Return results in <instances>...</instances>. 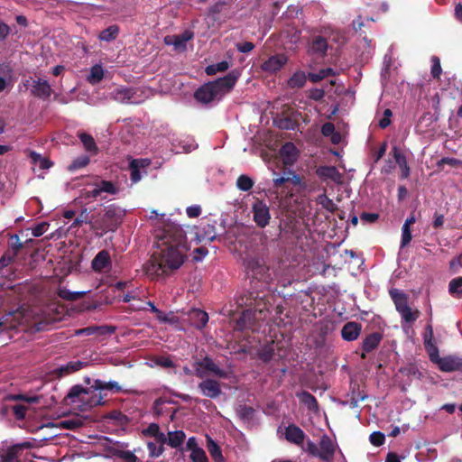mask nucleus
Masks as SVG:
<instances>
[{
    "label": "nucleus",
    "mask_w": 462,
    "mask_h": 462,
    "mask_svg": "<svg viewBox=\"0 0 462 462\" xmlns=\"http://www.w3.org/2000/svg\"><path fill=\"white\" fill-rule=\"evenodd\" d=\"M462 268V253L450 260L448 264L449 273L456 274Z\"/></svg>",
    "instance_id": "obj_51"
},
{
    "label": "nucleus",
    "mask_w": 462,
    "mask_h": 462,
    "mask_svg": "<svg viewBox=\"0 0 462 462\" xmlns=\"http://www.w3.org/2000/svg\"><path fill=\"white\" fill-rule=\"evenodd\" d=\"M361 328V324L357 322H346L341 329V336L346 341H354L359 337Z\"/></svg>",
    "instance_id": "obj_23"
},
{
    "label": "nucleus",
    "mask_w": 462,
    "mask_h": 462,
    "mask_svg": "<svg viewBox=\"0 0 462 462\" xmlns=\"http://www.w3.org/2000/svg\"><path fill=\"white\" fill-rule=\"evenodd\" d=\"M24 447H29V445L24 443L8 448L5 453L1 456L3 462H13L18 457L22 448Z\"/></svg>",
    "instance_id": "obj_35"
},
{
    "label": "nucleus",
    "mask_w": 462,
    "mask_h": 462,
    "mask_svg": "<svg viewBox=\"0 0 462 462\" xmlns=\"http://www.w3.org/2000/svg\"><path fill=\"white\" fill-rule=\"evenodd\" d=\"M117 456L120 458L124 459L125 462H136L137 461V457L132 451H129V450L119 451Z\"/></svg>",
    "instance_id": "obj_64"
},
{
    "label": "nucleus",
    "mask_w": 462,
    "mask_h": 462,
    "mask_svg": "<svg viewBox=\"0 0 462 462\" xmlns=\"http://www.w3.org/2000/svg\"><path fill=\"white\" fill-rule=\"evenodd\" d=\"M439 368L445 373L462 372V357L455 355L444 356L440 360Z\"/></svg>",
    "instance_id": "obj_17"
},
{
    "label": "nucleus",
    "mask_w": 462,
    "mask_h": 462,
    "mask_svg": "<svg viewBox=\"0 0 462 462\" xmlns=\"http://www.w3.org/2000/svg\"><path fill=\"white\" fill-rule=\"evenodd\" d=\"M328 42L325 37L318 35L313 37L310 45V51L318 57H324L328 51Z\"/></svg>",
    "instance_id": "obj_25"
},
{
    "label": "nucleus",
    "mask_w": 462,
    "mask_h": 462,
    "mask_svg": "<svg viewBox=\"0 0 462 462\" xmlns=\"http://www.w3.org/2000/svg\"><path fill=\"white\" fill-rule=\"evenodd\" d=\"M88 291H70L67 288H60L58 295L60 298L69 301L77 300L87 294Z\"/></svg>",
    "instance_id": "obj_34"
},
{
    "label": "nucleus",
    "mask_w": 462,
    "mask_h": 462,
    "mask_svg": "<svg viewBox=\"0 0 462 462\" xmlns=\"http://www.w3.org/2000/svg\"><path fill=\"white\" fill-rule=\"evenodd\" d=\"M194 97L199 102L203 104H208L214 101L216 98H219L210 82H208L196 90Z\"/></svg>",
    "instance_id": "obj_16"
},
{
    "label": "nucleus",
    "mask_w": 462,
    "mask_h": 462,
    "mask_svg": "<svg viewBox=\"0 0 462 462\" xmlns=\"http://www.w3.org/2000/svg\"><path fill=\"white\" fill-rule=\"evenodd\" d=\"M276 125L281 129L292 130L294 129L295 123L289 117L281 118L276 121Z\"/></svg>",
    "instance_id": "obj_62"
},
{
    "label": "nucleus",
    "mask_w": 462,
    "mask_h": 462,
    "mask_svg": "<svg viewBox=\"0 0 462 462\" xmlns=\"http://www.w3.org/2000/svg\"><path fill=\"white\" fill-rule=\"evenodd\" d=\"M238 413L240 418L244 420H249L252 419L254 413V409L247 406V405H241L238 410Z\"/></svg>",
    "instance_id": "obj_57"
},
{
    "label": "nucleus",
    "mask_w": 462,
    "mask_h": 462,
    "mask_svg": "<svg viewBox=\"0 0 462 462\" xmlns=\"http://www.w3.org/2000/svg\"><path fill=\"white\" fill-rule=\"evenodd\" d=\"M430 60H431L430 74L433 79H439L440 75L442 73L440 60L438 56H432Z\"/></svg>",
    "instance_id": "obj_47"
},
{
    "label": "nucleus",
    "mask_w": 462,
    "mask_h": 462,
    "mask_svg": "<svg viewBox=\"0 0 462 462\" xmlns=\"http://www.w3.org/2000/svg\"><path fill=\"white\" fill-rule=\"evenodd\" d=\"M136 89L134 88L119 87L115 88L111 93V98L119 103L137 104L134 100Z\"/></svg>",
    "instance_id": "obj_15"
},
{
    "label": "nucleus",
    "mask_w": 462,
    "mask_h": 462,
    "mask_svg": "<svg viewBox=\"0 0 462 462\" xmlns=\"http://www.w3.org/2000/svg\"><path fill=\"white\" fill-rule=\"evenodd\" d=\"M448 292L457 298H462V276L452 279L448 284Z\"/></svg>",
    "instance_id": "obj_40"
},
{
    "label": "nucleus",
    "mask_w": 462,
    "mask_h": 462,
    "mask_svg": "<svg viewBox=\"0 0 462 462\" xmlns=\"http://www.w3.org/2000/svg\"><path fill=\"white\" fill-rule=\"evenodd\" d=\"M244 265L246 273L251 275L253 279L264 283H268L272 280L269 267L262 258L247 257L244 261Z\"/></svg>",
    "instance_id": "obj_6"
},
{
    "label": "nucleus",
    "mask_w": 462,
    "mask_h": 462,
    "mask_svg": "<svg viewBox=\"0 0 462 462\" xmlns=\"http://www.w3.org/2000/svg\"><path fill=\"white\" fill-rule=\"evenodd\" d=\"M393 155L395 159L396 163L400 167L402 173L401 178L402 179H407L410 176V166L408 165L407 160L405 155L402 152V151L397 147L394 146L392 150Z\"/></svg>",
    "instance_id": "obj_26"
},
{
    "label": "nucleus",
    "mask_w": 462,
    "mask_h": 462,
    "mask_svg": "<svg viewBox=\"0 0 462 462\" xmlns=\"http://www.w3.org/2000/svg\"><path fill=\"white\" fill-rule=\"evenodd\" d=\"M285 439L297 446L305 447L304 440L306 434L297 425L291 423L285 428L284 431Z\"/></svg>",
    "instance_id": "obj_14"
},
{
    "label": "nucleus",
    "mask_w": 462,
    "mask_h": 462,
    "mask_svg": "<svg viewBox=\"0 0 462 462\" xmlns=\"http://www.w3.org/2000/svg\"><path fill=\"white\" fill-rule=\"evenodd\" d=\"M317 201L328 212L334 213L337 209L336 204L326 194L319 195Z\"/></svg>",
    "instance_id": "obj_46"
},
{
    "label": "nucleus",
    "mask_w": 462,
    "mask_h": 462,
    "mask_svg": "<svg viewBox=\"0 0 462 462\" xmlns=\"http://www.w3.org/2000/svg\"><path fill=\"white\" fill-rule=\"evenodd\" d=\"M147 448L151 457H158L164 451V448L162 445H157L153 442H148Z\"/></svg>",
    "instance_id": "obj_53"
},
{
    "label": "nucleus",
    "mask_w": 462,
    "mask_h": 462,
    "mask_svg": "<svg viewBox=\"0 0 462 462\" xmlns=\"http://www.w3.org/2000/svg\"><path fill=\"white\" fill-rule=\"evenodd\" d=\"M316 174L323 180H331L335 182H340L342 175L335 166H319L316 170Z\"/></svg>",
    "instance_id": "obj_24"
},
{
    "label": "nucleus",
    "mask_w": 462,
    "mask_h": 462,
    "mask_svg": "<svg viewBox=\"0 0 462 462\" xmlns=\"http://www.w3.org/2000/svg\"><path fill=\"white\" fill-rule=\"evenodd\" d=\"M5 402H17L23 401L27 403H38L40 401L39 396H27L24 394H9L5 398Z\"/></svg>",
    "instance_id": "obj_43"
},
{
    "label": "nucleus",
    "mask_w": 462,
    "mask_h": 462,
    "mask_svg": "<svg viewBox=\"0 0 462 462\" xmlns=\"http://www.w3.org/2000/svg\"><path fill=\"white\" fill-rule=\"evenodd\" d=\"M23 244L20 242L17 235L11 236V241L9 243V249L12 250V254L16 256L20 250L23 248Z\"/></svg>",
    "instance_id": "obj_52"
},
{
    "label": "nucleus",
    "mask_w": 462,
    "mask_h": 462,
    "mask_svg": "<svg viewBox=\"0 0 462 462\" xmlns=\"http://www.w3.org/2000/svg\"><path fill=\"white\" fill-rule=\"evenodd\" d=\"M325 97V91L321 88H311L308 91V97L314 101H321Z\"/></svg>",
    "instance_id": "obj_61"
},
{
    "label": "nucleus",
    "mask_w": 462,
    "mask_h": 462,
    "mask_svg": "<svg viewBox=\"0 0 462 462\" xmlns=\"http://www.w3.org/2000/svg\"><path fill=\"white\" fill-rule=\"evenodd\" d=\"M156 247L151 259L144 264L145 273L156 279L178 270L187 259L189 246L186 232L173 222L166 223L156 235Z\"/></svg>",
    "instance_id": "obj_1"
},
{
    "label": "nucleus",
    "mask_w": 462,
    "mask_h": 462,
    "mask_svg": "<svg viewBox=\"0 0 462 462\" xmlns=\"http://www.w3.org/2000/svg\"><path fill=\"white\" fill-rule=\"evenodd\" d=\"M393 116V112L391 109L389 108H386L384 111H383V117L379 120V126L382 128V129H384L386 127H388L391 124V117Z\"/></svg>",
    "instance_id": "obj_63"
},
{
    "label": "nucleus",
    "mask_w": 462,
    "mask_h": 462,
    "mask_svg": "<svg viewBox=\"0 0 462 462\" xmlns=\"http://www.w3.org/2000/svg\"><path fill=\"white\" fill-rule=\"evenodd\" d=\"M13 76V68L9 62H4L0 64V77H4L5 79L10 80Z\"/></svg>",
    "instance_id": "obj_56"
},
{
    "label": "nucleus",
    "mask_w": 462,
    "mask_h": 462,
    "mask_svg": "<svg viewBox=\"0 0 462 462\" xmlns=\"http://www.w3.org/2000/svg\"><path fill=\"white\" fill-rule=\"evenodd\" d=\"M104 77V70L102 66L100 65H94L90 69V74L88 77V81L92 84H97L99 83Z\"/></svg>",
    "instance_id": "obj_41"
},
{
    "label": "nucleus",
    "mask_w": 462,
    "mask_h": 462,
    "mask_svg": "<svg viewBox=\"0 0 462 462\" xmlns=\"http://www.w3.org/2000/svg\"><path fill=\"white\" fill-rule=\"evenodd\" d=\"M383 339V335L379 332H374L367 335L362 343V354L361 358L365 359L366 357V353H371L374 349L378 347L381 341Z\"/></svg>",
    "instance_id": "obj_19"
},
{
    "label": "nucleus",
    "mask_w": 462,
    "mask_h": 462,
    "mask_svg": "<svg viewBox=\"0 0 462 462\" xmlns=\"http://www.w3.org/2000/svg\"><path fill=\"white\" fill-rule=\"evenodd\" d=\"M32 94L39 98L47 99L51 97L52 89L45 79H37L32 81Z\"/></svg>",
    "instance_id": "obj_20"
},
{
    "label": "nucleus",
    "mask_w": 462,
    "mask_h": 462,
    "mask_svg": "<svg viewBox=\"0 0 462 462\" xmlns=\"http://www.w3.org/2000/svg\"><path fill=\"white\" fill-rule=\"evenodd\" d=\"M253 219L256 226L263 228L269 225L271 219L270 208L263 200L255 199L252 205Z\"/></svg>",
    "instance_id": "obj_9"
},
{
    "label": "nucleus",
    "mask_w": 462,
    "mask_h": 462,
    "mask_svg": "<svg viewBox=\"0 0 462 462\" xmlns=\"http://www.w3.org/2000/svg\"><path fill=\"white\" fill-rule=\"evenodd\" d=\"M444 164H448L451 167L457 168L462 165V161L458 160L457 158H451V157H444L441 160L439 161L438 166L440 167Z\"/></svg>",
    "instance_id": "obj_58"
},
{
    "label": "nucleus",
    "mask_w": 462,
    "mask_h": 462,
    "mask_svg": "<svg viewBox=\"0 0 462 462\" xmlns=\"http://www.w3.org/2000/svg\"><path fill=\"white\" fill-rule=\"evenodd\" d=\"M90 162V159L88 155H81L75 158L71 163L68 166L69 171H75L77 170L82 169L88 165Z\"/></svg>",
    "instance_id": "obj_42"
},
{
    "label": "nucleus",
    "mask_w": 462,
    "mask_h": 462,
    "mask_svg": "<svg viewBox=\"0 0 462 462\" xmlns=\"http://www.w3.org/2000/svg\"><path fill=\"white\" fill-rule=\"evenodd\" d=\"M229 68V63L226 60L220 61L216 64H211L206 67V73L208 76L215 75L217 72H224Z\"/></svg>",
    "instance_id": "obj_44"
},
{
    "label": "nucleus",
    "mask_w": 462,
    "mask_h": 462,
    "mask_svg": "<svg viewBox=\"0 0 462 462\" xmlns=\"http://www.w3.org/2000/svg\"><path fill=\"white\" fill-rule=\"evenodd\" d=\"M280 155L284 165L291 166L298 160L299 151L293 143L288 142L282 146Z\"/></svg>",
    "instance_id": "obj_18"
},
{
    "label": "nucleus",
    "mask_w": 462,
    "mask_h": 462,
    "mask_svg": "<svg viewBox=\"0 0 462 462\" xmlns=\"http://www.w3.org/2000/svg\"><path fill=\"white\" fill-rule=\"evenodd\" d=\"M274 356V350L273 347H264L259 352V358L264 362H270Z\"/></svg>",
    "instance_id": "obj_60"
},
{
    "label": "nucleus",
    "mask_w": 462,
    "mask_h": 462,
    "mask_svg": "<svg viewBox=\"0 0 462 462\" xmlns=\"http://www.w3.org/2000/svg\"><path fill=\"white\" fill-rule=\"evenodd\" d=\"M192 462H208L206 452L200 448L193 450L189 456Z\"/></svg>",
    "instance_id": "obj_55"
},
{
    "label": "nucleus",
    "mask_w": 462,
    "mask_h": 462,
    "mask_svg": "<svg viewBox=\"0 0 462 462\" xmlns=\"http://www.w3.org/2000/svg\"><path fill=\"white\" fill-rule=\"evenodd\" d=\"M131 175L130 179L133 183H136L141 180V173L139 170V163L137 160H133L130 162Z\"/></svg>",
    "instance_id": "obj_48"
},
{
    "label": "nucleus",
    "mask_w": 462,
    "mask_h": 462,
    "mask_svg": "<svg viewBox=\"0 0 462 462\" xmlns=\"http://www.w3.org/2000/svg\"><path fill=\"white\" fill-rule=\"evenodd\" d=\"M20 316L21 313L17 311L9 312L3 316L2 319H0V333L8 330L17 329L20 325Z\"/></svg>",
    "instance_id": "obj_21"
},
{
    "label": "nucleus",
    "mask_w": 462,
    "mask_h": 462,
    "mask_svg": "<svg viewBox=\"0 0 462 462\" xmlns=\"http://www.w3.org/2000/svg\"><path fill=\"white\" fill-rule=\"evenodd\" d=\"M392 299L395 304L396 310L401 314L402 319L407 323H413L420 315L419 310L413 311L408 305L407 297L404 293L391 291Z\"/></svg>",
    "instance_id": "obj_7"
},
{
    "label": "nucleus",
    "mask_w": 462,
    "mask_h": 462,
    "mask_svg": "<svg viewBox=\"0 0 462 462\" xmlns=\"http://www.w3.org/2000/svg\"><path fill=\"white\" fill-rule=\"evenodd\" d=\"M186 439V434L183 430H175V431H170L168 433V440L167 444L171 448H179L180 447L184 440Z\"/></svg>",
    "instance_id": "obj_32"
},
{
    "label": "nucleus",
    "mask_w": 462,
    "mask_h": 462,
    "mask_svg": "<svg viewBox=\"0 0 462 462\" xmlns=\"http://www.w3.org/2000/svg\"><path fill=\"white\" fill-rule=\"evenodd\" d=\"M254 186V180L247 175L242 174L236 180V187L242 191H248Z\"/></svg>",
    "instance_id": "obj_45"
},
{
    "label": "nucleus",
    "mask_w": 462,
    "mask_h": 462,
    "mask_svg": "<svg viewBox=\"0 0 462 462\" xmlns=\"http://www.w3.org/2000/svg\"><path fill=\"white\" fill-rule=\"evenodd\" d=\"M91 389H93L94 391L107 390L114 393H119L122 390L121 386L116 382L106 383L100 379H96L94 380V383L90 386V388H84L79 384L72 386L68 394L66 395L65 400H68L72 403L76 402H81L87 405L88 408L103 405L104 402L102 401L103 398L101 395L98 397L95 395L90 398H88Z\"/></svg>",
    "instance_id": "obj_2"
},
{
    "label": "nucleus",
    "mask_w": 462,
    "mask_h": 462,
    "mask_svg": "<svg viewBox=\"0 0 462 462\" xmlns=\"http://www.w3.org/2000/svg\"><path fill=\"white\" fill-rule=\"evenodd\" d=\"M80 142L82 143L84 148L93 153H97V146L96 144V142L94 138L86 133H82L79 135Z\"/></svg>",
    "instance_id": "obj_38"
},
{
    "label": "nucleus",
    "mask_w": 462,
    "mask_h": 462,
    "mask_svg": "<svg viewBox=\"0 0 462 462\" xmlns=\"http://www.w3.org/2000/svg\"><path fill=\"white\" fill-rule=\"evenodd\" d=\"M125 211L114 204L105 208L104 214L95 216L96 222L93 225V231H101V235L115 231L122 223Z\"/></svg>",
    "instance_id": "obj_3"
},
{
    "label": "nucleus",
    "mask_w": 462,
    "mask_h": 462,
    "mask_svg": "<svg viewBox=\"0 0 462 462\" xmlns=\"http://www.w3.org/2000/svg\"><path fill=\"white\" fill-rule=\"evenodd\" d=\"M120 32V28L116 24L108 26L100 32L98 39L104 42H111L116 39Z\"/></svg>",
    "instance_id": "obj_33"
},
{
    "label": "nucleus",
    "mask_w": 462,
    "mask_h": 462,
    "mask_svg": "<svg viewBox=\"0 0 462 462\" xmlns=\"http://www.w3.org/2000/svg\"><path fill=\"white\" fill-rule=\"evenodd\" d=\"M308 75L302 70H298L292 74L287 80V86L290 88H301L306 84Z\"/></svg>",
    "instance_id": "obj_31"
},
{
    "label": "nucleus",
    "mask_w": 462,
    "mask_h": 462,
    "mask_svg": "<svg viewBox=\"0 0 462 462\" xmlns=\"http://www.w3.org/2000/svg\"><path fill=\"white\" fill-rule=\"evenodd\" d=\"M191 38H192V34L189 32H185L180 35L175 36L172 44L176 48H182V47H185L186 42L188 41H189Z\"/></svg>",
    "instance_id": "obj_49"
},
{
    "label": "nucleus",
    "mask_w": 462,
    "mask_h": 462,
    "mask_svg": "<svg viewBox=\"0 0 462 462\" xmlns=\"http://www.w3.org/2000/svg\"><path fill=\"white\" fill-rule=\"evenodd\" d=\"M300 401L308 407L310 411H316L319 410V403L315 396L307 391H303L299 395Z\"/></svg>",
    "instance_id": "obj_36"
},
{
    "label": "nucleus",
    "mask_w": 462,
    "mask_h": 462,
    "mask_svg": "<svg viewBox=\"0 0 462 462\" xmlns=\"http://www.w3.org/2000/svg\"><path fill=\"white\" fill-rule=\"evenodd\" d=\"M188 317L190 325L198 329H202L208 322V313L199 309L191 310L189 312Z\"/></svg>",
    "instance_id": "obj_22"
},
{
    "label": "nucleus",
    "mask_w": 462,
    "mask_h": 462,
    "mask_svg": "<svg viewBox=\"0 0 462 462\" xmlns=\"http://www.w3.org/2000/svg\"><path fill=\"white\" fill-rule=\"evenodd\" d=\"M412 239L411 227L407 226H402V241H401V248H404L407 246Z\"/></svg>",
    "instance_id": "obj_54"
},
{
    "label": "nucleus",
    "mask_w": 462,
    "mask_h": 462,
    "mask_svg": "<svg viewBox=\"0 0 462 462\" xmlns=\"http://www.w3.org/2000/svg\"><path fill=\"white\" fill-rule=\"evenodd\" d=\"M240 77V72L236 69H233L228 72L226 76L218 78L214 81H210L217 96L222 97L224 95L229 93L235 85L236 84Z\"/></svg>",
    "instance_id": "obj_8"
},
{
    "label": "nucleus",
    "mask_w": 462,
    "mask_h": 462,
    "mask_svg": "<svg viewBox=\"0 0 462 462\" xmlns=\"http://www.w3.org/2000/svg\"><path fill=\"white\" fill-rule=\"evenodd\" d=\"M198 389L203 396L210 399H217L222 394L220 383L211 378H203V380L199 383Z\"/></svg>",
    "instance_id": "obj_11"
},
{
    "label": "nucleus",
    "mask_w": 462,
    "mask_h": 462,
    "mask_svg": "<svg viewBox=\"0 0 462 462\" xmlns=\"http://www.w3.org/2000/svg\"><path fill=\"white\" fill-rule=\"evenodd\" d=\"M337 448V443L328 435L323 434L320 437L319 445L308 439L305 447H302V450L324 462H334Z\"/></svg>",
    "instance_id": "obj_4"
},
{
    "label": "nucleus",
    "mask_w": 462,
    "mask_h": 462,
    "mask_svg": "<svg viewBox=\"0 0 462 462\" xmlns=\"http://www.w3.org/2000/svg\"><path fill=\"white\" fill-rule=\"evenodd\" d=\"M83 366V363L80 361H71L66 365H60L54 370V374L58 377H63L70 374L74 372L79 371Z\"/></svg>",
    "instance_id": "obj_29"
},
{
    "label": "nucleus",
    "mask_w": 462,
    "mask_h": 462,
    "mask_svg": "<svg viewBox=\"0 0 462 462\" xmlns=\"http://www.w3.org/2000/svg\"><path fill=\"white\" fill-rule=\"evenodd\" d=\"M288 62V58L283 53L273 55L261 65L263 71L273 74L281 70Z\"/></svg>",
    "instance_id": "obj_12"
},
{
    "label": "nucleus",
    "mask_w": 462,
    "mask_h": 462,
    "mask_svg": "<svg viewBox=\"0 0 462 462\" xmlns=\"http://www.w3.org/2000/svg\"><path fill=\"white\" fill-rule=\"evenodd\" d=\"M60 427L67 430H76L83 425L80 419H69L60 421Z\"/></svg>",
    "instance_id": "obj_50"
},
{
    "label": "nucleus",
    "mask_w": 462,
    "mask_h": 462,
    "mask_svg": "<svg viewBox=\"0 0 462 462\" xmlns=\"http://www.w3.org/2000/svg\"><path fill=\"white\" fill-rule=\"evenodd\" d=\"M96 222V217L93 215H90L88 211V208L81 209L79 216L75 218L74 222L72 223L71 226H80L83 224H88L90 226L91 230H93V225Z\"/></svg>",
    "instance_id": "obj_30"
},
{
    "label": "nucleus",
    "mask_w": 462,
    "mask_h": 462,
    "mask_svg": "<svg viewBox=\"0 0 462 462\" xmlns=\"http://www.w3.org/2000/svg\"><path fill=\"white\" fill-rule=\"evenodd\" d=\"M28 407L24 404L14 403V404H5L0 412L3 415H7L9 411H12L16 420H21L25 418Z\"/></svg>",
    "instance_id": "obj_27"
},
{
    "label": "nucleus",
    "mask_w": 462,
    "mask_h": 462,
    "mask_svg": "<svg viewBox=\"0 0 462 462\" xmlns=\"http://www.w3.org/2000/svg\"><path fill=\"white\" fill-rule=\"evenodd\" d=\"M369 439L374 446L379 447L384 443L385 437L382 432L374 431L370 435Z\"/></svg>",
    "instance_id": "obj_59"
},
{
    "label": "nucleus",
    "mask_w": 462,
    "mask_h": 462,
    "mask_svg": "<svg viewBox=\"0 0 462 462\" xmlns=\"http://www.w3.org/2000/svg\"><path fill=\"white\" fill-rule=\"evenodd\" d=\"M193 366L195 375L199 378L203 379L208 374H213L220 379L228 378V373L221 369L209 356H205L203 358L197 360Z\"/></svg>",
    "instance_id": "obj_5"
},
{
    "label": "nucleus",
    "mask_w": 462,
    "mask_h": 462,
    "mask_svg": "<svg viewBox=\"0 0 462 462\" xmlns=\"http://www.w3.org/2000/svg\"><path fill=\"white\" fill-rule=\"evenodd\" d=\"M208 450L215 462H224L220 447L211 439L208 440Z\"/></svg>",
    "instance_id": "obj_37"
},
{
    "label": "nucleus",
    "mask_w": 462,
    "mask_h": 462,
    "mask_svg": "<svg viewBox=\"0 0 462 462\" xmlns=\"http://www.w3.org/2000/svg\"><path fill=\"white\" fill-rule=\"evenodd\" d=\"M112 267V261L110 254L107 250L103 249L99 251L91 262V268L96 273H102L109 271Z\"/></svg>",
    "instance_id": "obj_13"
},
{
    "label": "nucleus",
    "mask_w": 462,
    "mask_h": 462,
    "mask_svg": "<svg viewBox=\"0 0 462 462\" xmlns=\"http://www.w3.org/2000/svg\"><path fill=\"white\" fill-rule=\"evenodd\" d=\"M195 231L196 241L198 243L202 240L213 241L216 238L215 226L211 224H207L202 227V231L199 229L197 226L192 227Z\"/></svg>",
    "instance_id": "obj_28"
},
{
    "label": "nucleus",
    "mask_w": 462,
    "mask_h": 462,
    "mask_svg": "<svg viewBox=\"0 0 462 462\" xmlns=\"http://www.w3.org/2000/svg\"><path fill=\"white\" fill-rule=\"evenodd\" d=\"M424 347L429 355L430 360L433 364L438 365V366H439L440 365V360L442 359V357L439 356V348H438L436 343L433 342V343L424 344Z\"/></svg>",
    "instance_id": "obj_39"
},
{
    "label": "nucleus",
    "mask_w": 462,
    "mask_h": 462,
    "mask_svg": "<svg viewBox=\"0 0 462 462\" xmlns=\"http://www.w3.org/2000/svg\"><path fill=\"white\" fill-rule=\"evenodd\" d=\"M103 192L115 195L118 192V188L111 180H102L94 184L93 189H83L81 191V198L85 199H97L101 197Z\"/></svg>",
    "instance_id": "obj_10"
}]
</instances>
